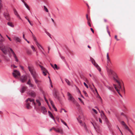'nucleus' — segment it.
<instances>
[{
    "label": "nucleus",
    "mask_w": 135,
    "mask_h": 135,
    "mask_svg": "<svg viewBox=\"0 0 135 135\" xmlns=\"http://www.w3.org/2000/svg\"><path fill=\"white\" fill-rule=\"evenodd\" d=\"M29 70L30 71L31 75H32L33 78L34 79L35 82L39 85V83H41V81L38 79V76L36 73L35 71L33 68L32 67L28 66Z\"/></svg>",
    "instance_id": "f257e3e1"
},
{
    "label": "nucleus",
    "mask_w": 135,
    "mask_h": 135,
    "mask_svg": "<svg viewBox=\"0 0 135 135\" xmlns=\"http://www.w3.org/2000/svg\"><path fill=\"white\" fill-rule=\"evenodd\" d=\"M107 70L108 75L110 77H113L114 81H118L119 80L117 74L113 70L107 68Z\"/></svg>",
    "instance_id": "f03ea898"
},
{
    "label": "nucleus",
    "mask_w": 135,
    "mask_h": 135,
    "mask_svg": "<svg viewBox=\"0 0 135 135\" xmlns=\"http://www.w3.org/2000/svg\"><path fill=\"white\" fill-rule=\"evenodd\" d=\"M116 82L117 83L118 86H117L116 85H114V87L117 91L120 96L122 97V95L119 92L121 91L123 93H124L125 90L124 88V87L123 88H122L121 87L120 85V82L119 81V80H118V81H116Z\"/></svg>",
    "instance_id": "7ed1b4c3"
},
{
    "label": "nucleus",
    "mask_w": 135,
    "mask_h": 135,
    "mask_svg": "<svg viewBox=\"0 0 135 135\" xmlns=\"http://www.w3.org/2000/svg\"><path fill=\"white\" fill-rule=\"evenodd\" d=\"M3 41V40L2 39L0 41V50L4 54L6 55L8 51H9V48L1 43Z\"/></svg>",
    "instance_id": "20e7f679"
},
{
    "label": "nucleus",
    "mask_w": 135,
    "mask_h": 135,
    "mask_svg": "<svg viewBox=\"0 0 135 135\" xmlns=\"http://www.w3.org/2000/svg\"><path fill=\"white\" fill-rule=\"evenodd\" d=\"M26 102L27 103L26 104V107L27 109H30L31 108V107L30 105V103H28V102H32L33 104L35 107L36 105V104L34 102V99H31L30 98H28L26 100Z\"/></svg>",
    "instance_id": "39448f33"
},
{
    "label": "nucleus",
    "mask_w": 135,
    "mask_h": 135,
    "mask_svg": "<svg viewBox=\"0 0 135 135\" xmlns=\"http://www.w3.org/2000/svg\"><path fill=\"white\" fill-rule=\"evenodd\" d=\"M94 128L96 131L98 133H100L101 132V129L100 127L98 126L97 125L96 123L91 122Z\"/></svg>",
    "instance_id": "423d86ee"
},
{
    "label": "nucleus",
    "mask_w": 135,
    "mask_h": 135,
    "mask_svg": "<svg viewBox=\"0 0 135 135\" xmlns=\"http://www.w3.org/2000/svg\"><path fill=\"white\" fill-rule=\"evenodd\" d=\"M91 60L93 65L97 68L99 71H101V68L98 64L96 62L95 60L92 58L91 59Z\"/></svg>",
    "instance_id": "0eeeda50"
},
{
    "label": "nucleus",
    "mask_w": 135,
    "mask_h": 135,
    "mask_svg": "<svg viewBox=\"0 0 135 135\" xmlns=\"http://www.w3.org/2000/svg\"><path fill=\"white\" fill-rule=\"evenodd\" d=\"M121 123L122 125L124 126L125 129L128 130L131 133L132 135H134L132 132L129 128L126 125V124L124 121H122L121 122Z\"/></svg>",
    "instance_id": "6e6552de"
},
{
    "label": "nucleus",
    "mask_w": 135,
    "mask_h": 135,
    "mask_svg": "<svg viewBox=\"0 0 135 135\" xmlns=\"http://www.w3.org/2000/svg\"><path fill=\"white\" fill-rule=\"evenodd\" d=\"M121 123L122 125L124 126L125 129L128 130L131 133L132 135H134L132 132L129 128L126 125V124L124 121H122L121 122Z\"/></svg>",
    "instance_id": "1a4fd4ad"
},
{
    "label": "nucleus",
    "mask_w": 135,
    "mask_h": 135,
    "mask_svg": "<svg viewBox=\"0 0 135 135\" xmlns=\"http://www.w3.org/2000/svg\"><path fill=\"white\" fill-rule=\"evenodd\" d=\"M27 75H22L20 78V81L22 83H25L27 80Z\"/></svg>",
    "instance_id": "9d476101"
},
{
    "label": "nucleus",
    "mask_w": 135,
    "mask_h": 135,
    "mask_svg": "<svg viewBox=\"0 0 135 135\" xmlns=\"http://www.w3.org/2000/svg\"><path fill=\"white\" fill-rule=\"evenodd\" d=\"M12 74L14 77L16 78H18V76H20V74L19 71L16 70H14L12 73Z\"/></svg>",
    "instance_id": "9b49d317"
},
{
    "label": "nucleus",
    "mask_w": 135,
    "mask_h": 135,
    "mask_svg": "<svg viewBox=\"0 0 135 135\" xmlns=\"http://www.w3.org/2000/svg\"><path fill=\"white\" fill-rule=\"evenodd\" d=\"M67 95L68 96V99L69 100L71 101L73 103L75 102L76 100L68 92L67 93Z\"/></svg>",
    "instance_id": "f8f14e48"
},
{
    "label": "nucleus",
    "mask_w": 135,
    "mask_h": 135,
    "mask_svg": "<svg viewBox=\"0 0 135 135\" xmlns=\"http://www.w3.org/2000/svg\"><path fill=\"white\" fill-rule=\"evenodd\" d=\"M39 66L42 71L43 74L45 76L47 73H48L47 70L44 67L41 65H39Z\"/></svg>",
    "instance_id": "ddd939ff"
},
{
    "label": "nucleus",
    "mask_w": 135,
    "mask_h": 135,
    "mask_svg": "<svg viewBox=\"0 0 135 135\" xmlns=\"http://www.w3.org/2000/svg\"><path fill=\"white\" fill-rule=\"evenodd\" d=\"M9 49L11 51V52H9V53H11L12 54V55H13V56L14 57L15 60V61L17 62H18V59H17V57L16 56V55L15 54L14 51L11 48H10Z\"/></svg>",
    "instance_id": "4468645a"
},
{
    "label": "nucleus",
    "mask_w": 135,
    "mask_h": 135,
    "mask_svg": "<svg viewBox=\"0 0 135 135\" xmlns=\"http://www.w3.org/2000/svg\"><path fill=\"white\" fill-rule=\"evenodd\" d=\"M53 129L56 132H58L61 134H62L63 133V131L62 129L60 128H57V129L53 128Z\"/></svg>",
    "instance_id": "2eb2a0df"
},
{
    "label": "nucleus",
    "mask_w": 135,
    "mask_h": 135,
    "mask_svg": "<svg viewBox=\"0 0 135 135\" xmlns=\"http://www.w3.org/2000/svg\"><path fill=\"white\" fill-rule=\"evenodd\" d=\"M27 89V87L26 86H22L20 90L21 92L22 93H23L26 91Z\"/></svg>",
    "instance_id": "dca6fc26"
},
{
    "label": "nucleus",
    "mask_w": 135,
    "mask_h": 135,
    "mask_svg": "<svg viewBox=\"0 0 135 135\" xmlns=\"http://www.w3.org/2000/svg\"><path fill=\"white\" fill-rule=\"evenodd\" d=\"M36 45L37 46L38 49L40 50L41 51L42 49H43V47L38 42H36Z\"/></svg>",
    "instance_id": "f3484780"
},
{
    "label": "nucleus",
    "mask_w": 135,
    "mask_h": 135,
    "mask_svg": "<svg viewBox=\"0 0 135 135\" xmlns=\"http://www.w3.org/2000/svg\"><path fill=\"white\" fill-rule=\"evenodd\" d=\"M14 13V14L17 17H18L19 19H21V18H20V16L18 14L17 11H16V9L14 8L13 9Z\"/></svg>",
    "instance_id": "a211bd4d"
},
{
    "label": "nucleus",
    "mask_w": 135,
    "mask_h": 135,
    "mask_svg": "<svg viewBox=\"0 0 135 135\" xmlns=\"http://www.w3.org/2000/svg\"><path fill=\"white\" fill-rule=\"evenodd\" d=\"M4 16L7 20H10V17H9V15L8 13H4Z\"/></svg>",
    "instance_id": "6ab92c4d"
},
{
    "label": "nucleus",
    "mask_w": 135,
    "mask_h": 135,
    "mask_svg": "<svg viewBox=\"0 0 135 135\" xmlns=\"http://www.w3.org/2000/svg\"><path fill=\"white\" fill-rule=\"evenodd\" d=\"M14 39L16 41V42H20L21 41V40L20 38L16 36H14Z\"/></svg>",
    "instance_id": "aec40b11"
},
{
    "label": "nucleus",
    "mask_w": 135,
    "mask_h": 135,
    "mask_svg": "<svg viewBox=\"0 0 135 135\" xmlns=\"http://www.w3.org/2000/svg\"><path fill=\"white\" fill-rule=\"evenodd\" d=\"M28 94L33 97H35L36 96V94L35 92L31 91L28 93Z\"/></svg>",
    "instance_id": "412c9836"
},
{
    "label": "nucleus",
    "mask_w": 135,
    "mask_h": 135,
    "mask_svg": "<svg viewBox=\"0 0 135 135\" xmlns=\"http://www.w3.org/2000/svg\"><path fill=\"white\" fill-rule=\"evenodd\" d=\"M41 109L43 113L44 114H45L47 112L46 108L44 107H41Z\"/></svg>",
    "instance_id": "4be33fe9"
},
{
    "label": "nucleus",
    "mask_w": 135,
    "mask_h": 135,
    "mask_svg": "<svg viewBox=\"0 0 135 135\" xmlns=\"http://www.w3.org/2000/svg\"><path fill=\"white\" fill-rule=\"evenodd\" d=\"M48 113L50 117H51L54 120V121H55V120L54 118L52 113L49 111H48Z\"/></svg>",
    "instance_id": "5701e85b"
},
{
    "label": "nucleus",
    "mask_w": 135,
    "mask_h": 135,
    "mask_svg": "<svg viewBox=\"0 0 135 135\" xmlns=\"http://www.w3.org/2000/svg\"><path fill=\"white\" fill-rule=\"evenodd\" d=\"M81 118V116L79 115V117L77 118V119L79 122L81 124V126H83V125H82L81 124L82 121L81 120H80Z\"/></svg>",
    "instance_id": "b1692460"
},
{
    "label": "nucleus",
    "mask_w": 135,
    "mask_h": 135,
    "mask_svg": "<svg viewBox=\"0 0 135 135\" xmlns=\"http://www.w3.org/2000/svg\"><path fill=\"white\" fill-rule=\"evenodd\" d=\"M7 24L8 26H9L12 27H14V25H13V23L12 22H8L7 23Z\"/></svg>",
    "instance_id": "393cba45"
},
{
    "label": "nucleus",
    "mask_w": 135,
    "mask_h": 135,
    "mask_svg": "<svg viewBox=\"0 0 135 135\" xmlns=\"http://www.w3.org/2000/svg\"><path fill=\"white\" fill-rule=\"evenodd\" d=\"M54 96L57 99H58L59 98V96H58V95H57V93H56V91H55V92L54 93Z\"/></svg>",
    "instance_id": "a878e982"
},
{
    "label": "nucleus",
    "mask_w": 135,
    "mask_h": 135,
    "mask_svg": "<svg viewBox=\"0 0 135 135\" xmlns=\"http://www.w3.org/2000/svg\"><path fill=\"white\" fill-rule=\"evenodd\" d=\"M102 113L101 114V115L103 117V118H104L105 119L106 118V117L105 115H104V113L103 111H101Z\"/></svg>",
    "instance_id": "bb28decb"
},
{
    "label": "nucleus",
    "mask_w": 135,
    "mask_h": 135,
    "mask_svg": "<svg viewBox=\"0 0 135 135\" xmlns=\"http://www.w3.org/2000/svg\"><path fill=\"white\" fill-rule=\"evenodd\" d=\"M32 37L33 38V39L35 41V43L36 44V42H38L37 41V39L36 37L35 36L33 35V34L32 35Z\"/></svg>",
    "instance_id": "cd10ccee"
},
{
    "label": "nucleus",
    "mask_w": 135,
    "mask_h": 135,
    "mask_svg": "<svg viewBox=\"0 0 135 135\" xmlns=\"http://www.w3.org/2000/svg\"><path fill=\"white\" fill-rule=\"evenodd\" d=\"M65 80L66 82L67 83V84H68V85H70V83L68 79H65Z\"/></svg>",
    "instance_id": "c85d7f7f"
},
{
    "label": "nucleus",
    "mask_w": 135,
    "mask_h": 135,
    "mask_svg": "<svg viewBox=\"0 0 135 135\" xmlns=\"http://www.w3.org/2000/svg\"><path fill=\"white\" fill-rule=\"evenodd\" d=\"M25 5L26 6V8L28 9V10H30V8L28 6L26 3H25Z\"/></svg>",
    "instance_id": "c756f323"
},
{
    "label": "nucleus",
    "mask_w": 135,
    "mask_h": 135,
    "mask_svg": "<svg viewBox=\"0 0 135 135\" xmlns=\"http://www.w3.org/2000/svg\"><path fill=\"white\" fill-rule=\"evenodd\" d=\"M36 102L39 106H40L41 105V103L39 100H36Z\"/></svg>",
    "instance_id": "7c9ffc66"
},
{
    "label": "nucleus",
    "mask_w": 135,
    "mask_h": 135,
    "mask_svg": "<svg viewBox=\"0 0 135 135\" xmlns=\"http://www.w3.org/2000/svg\"><path fill=\"white\" fill-rule=\"evenodd\" d=\"M61 122L63 123L65 126H66L68 128H69V127L68 126L66 123L65 122L62 120V119H61Z\"/></svg>",
    "instance_id": "2f4dec72"
},
{
    "label": "nucleus",
    "mask_w": 135,
    "mask_h": 135,
    "mask_svg": "<svg viewBox=\"0 0 135 135\" xmlns=\"http://www.w3.org/2000/svg\"><path fill=\"white\" fill-rule=\"evenodd\" d=\"M73 103L77 107H79L80 106V105L79 103L77 102L76 101L75 102Z\"/></svg>",
    "instance_id": "473e14b6"
},
{
    "label": "nucleus",
    "mask_w": 135,
    "mask_h": 135,
    "mask_svg": "<svg viewBox=\"0 0 135 135\" xmlns=\"http://www.w3.org/2000/svg\"><path fill=\"white\" fill-rule=\"evenodd\" d=\"M37 86L39 90L42 93H43V91L42 90V88L41 87L39 86L38 85H37Z\"/></svg>",
    "instance_id": "72a5a7b5"
},
{
    "label": "nucleus",
    "mask_w": 135,
    "mask_h": 135,
    "mask_svg": "<svg viewBox=\"0 0 135 135\" xmlns=\"http://www.w3.org/2000/svg\"><path fill=\"white\" fill-rule=\"evenodd\" d=\"M27 54L29 55H30L31 54V51L29 50H28L27 51Z\"/></svg>",
    "instance_id": "f704fd0d"
},
{
    "label": "nucleus",
    "mask_w": 135,
    "mask_h": 135,
    "mask_svg": "<svg viewBox=\"0 0 135 135\" xmlns=\"http://www.w3.org/2000/svg\"><path fill=\"white\" fill-rule=\"evenodd\" d=\"M106 29H107V31L108 33L109 36H110V32L109 31V28H108V26H106Z\"/></svg>",
    "instance_id": "c9c22d12"
},
{
    "label": "nucleus",
    "mask_w": 135,
    "mask_h": 135,
    "mask_svg": "<svg viewBox=\"0 0 135 135\" xmlns=\"http://www.w3.org/2000/svg\"><path fill=\"white\" fill-rule=\"evenodd\" d=\"M31 47L33 51H36V49L33 46V45L31 46Z\"/></svg>",
    "instance_id": "e433bc0d"
},
{
    "label": "nucleus",
    "mask_w": 135,
    "mask_h": 135,
    "mask_svg": "<svg viewBox=\"0 0 135 135\" xmlns=\"http://www.w3.org/2000/svg\"><path fill=\"white\" fill-rule=\"evenodd\" d=\"M44 8L45 11H46L47 12H49L48 9L45 6H44Z\"/></svg>",
    "instance_id": "4c0bfd02"
},
{
    "label": "nucleus",
    "mask_w": 135,
    "mask_h": 135,
    "mask_svg": "<svg viewBox=\"0 0 135 135\" xmlns=\"http://www.w3.org/2000/svg\"><path fill=\"white\" fill-rule=\"evenodd\" d=\"M86 18L88 21H90V18L88 17V15H86Z\"/></svg>",
    "instance_id": "58836bf2"
},
{
    "label": "nucleus",
    "mask_w": 135,
    "mask_h": 135,
    "mask_svg": "<svg viewBox=\"0 0 135 135\" xmlns=\"http://www.w3.org/2000/svg\"><path fill=\"white\" fill-rule=\"evenodd\" d=\"M93 87L95 89V91H96L97 94H98V93L97 90V89L95 88L94 86V85L93 84Z\"/></svg>",
    "instance_id": "ea45409f"
},
{
    "label": "nucleus",
    "mask_w": 135,
    "mask_h": 135,
    "mask_svg": "<svg viewBox=\"0 0 135 135\" xmlns=\"http://www.w3.org/2000/svg\"><path fill=\"white\" fill-rule=\"evenodd\" d=\"M93 87L95 89V91H96L97 94H98V93L97 90V89L95 88L94 86V85L93 84Z\"/></svg>",
    "instance_id": "a19ab883"
},
{
    "label": "nucleus",
    "mask_w": 135,
    "mask_h": 135,
    "mask_svg": "<svg viewBox=\"0 0 135 135\" xmlns=\"http://www.w3.org/2000/svg\"><path fill=\"white\" fill-rule=\"evenodd\" d=\"M31 80L30 79H29L27 83V84L28 85L30 84H31Z\"/></svg>",
    "instance_id": "79ce46f5"
},
{
    "label": "nucleus",
    "mask_w": 135,
    "mask_h": 135,
    "mask_svg": "<svg viewBox=\"0 0 135 135\" xmlns=\"http://www.w3.org/2000/svg\"><path fill=\"white\" fill-rule=\"evenodd\" d=\"M83 92L84 94H85V95L86 97H88V95L87 94V93H86V92L85 91H83Z\"/></svg>",
    "instance_id": "37998d69"
},
{
    "label": "nucleus",
    "mask_w": 135,
    "mask_h": 135,
    "mask_svg": "<svg viewBox=\"0 0 135 135\" xmlns=\"http://www.w3.org/2000/svg\"><path fill=\"white\" fill-rule=\"evenodd\" d=\"M90 21H87V23H88V25H89V26L90 27H91V24L90 23Z\"/></svg>",
    "instance_id": "c03bdc74"
},
{
    "label": "nucleus",
    "mask_w": 135,
    "mask_h": 135,
    "mask_svg": "<svg viewBox=\"0 0 135 135\" xmlns=\"http://www.w3.org/2000/svg\"><path fill=\"white\" fill-rule=\"evenodd\" d=\"M30 87H34V85L32 84L31 83L28 85Z\"/></svg>",
    "instance_id": "a18cd8bd"
},
{
    "label": "nucleus",
    "mask_w": 135,
    "mask_h": 135,
    "mask_svg": "<svg viewBox=\"0 0 135 135\" xmlns=\"http://www.w3.org/2000/svg\"><path fill=\"white\" fill-rule=\"evenodd\" d=\"M84 85L85 86V87L87 88H88L89 87L87 85V84L85 82L84 83Z\"/></svg>",
    "instance_id": "49530a36"
},
{
    "label": "nucleus",
    "mask_w": 135,
    "mask_h": 135,
    "mask_svg": "<svg viewBox=\"0 0 135 135\" xmlns=\"http://www.w3.org/2000/svg\"><path fill=\"white\" fill-rule=\"evenodd\" d=\"M52 107L54 108V110L56 111H57V109L55 107V105H53V106Z\"/></svg>",
    "instance_id": "de8ad7c7"
},
{
    "label": "nucleus",
    "mask_w": 135,
    "mask_h": 135,
    "mask_svg": "<svg viewBox=\"0 0 135 135\" xmlns=\"http://www.w3.org/2000/svg\"><path fill=\"white\" fill-rule=\"evenodd\" d=\"M27 20H28V22H29V23H30V25H31V26H33V23H31V22L29 20V19H27Z\"/></svg>",
    "instance_id": "09e8293b"
},
{
    "label": "nucleus",
    "mask_w": 135,
    "mask_h": 135,
    "mask_svg": "<svg viewBox=\"0 0 135 135\" xmlns=\"http://www.w3.org/2000/svg\"><path fill=\"white\" fill-rule=\"evenodd\" d=\"M50 103H51V105H52V107L53 106V105H54V103H53V102L52 101V100H50Z\"/></svg>",
    "instance_id": "8fccbe9b"
},
{
    "label": "nucleus",
    "mask_w": 135,
    "mask_h": 135,
    "mask_svg": "<svg viewBox=\"0 0 135 135\" xmlns=\"http://www.w3.org/2000/svg\"><path fill=\"white\" fill-rule=\"evenodd\" d=\"M107 59H110L109 57V54L108 53H107Z\"/></svg>",
    "instance_id": "3c124183"
},
{
    "label": "nucleus",
    "mask_w": 135,
    "mask_h": 135,
    "mask_svg": "<svg viewBox=\"0 0 135 135\" xmlns=\"http://www.w3.org/2000/svg\"><path fill=\"white\" fill-rule=\"evenodd\" d=\"M92 110L96 114H97V112L96 110L94 109H93Z\"/></svg>",
    "instance_id": "603ef678"
},
{
    "label": "nucleus",
    "mask_w": 135,
    "mask_h": 135,
    "mask_svg": "<svg viewBox=\"0 0 135 135\" xmlns=\"http://www.w3.org/2000/svg\"><path fill=\"white\" fill-rule=\"evenodd\" d=\"M50 84L51 85V87L52 88L53 85L52 84V81L50 79Z\"/></svg>",
    "instance_id": "864d4df0"
},
{
    "label": "nucleus",
    "mask_w": 135,
    "mask_h": 135,
    "mask_svg": "<svg viewBox=\"0 0 135 135\" xmlns=\"http://www.w3.org/2000/svg\"><path fill=\"white\" fill-rule=\"evenodd\" d=\"M54 67L55 69V68H56V69H57V65L56 64H55Z\"/></svg>",
    "instance_id": "5fc2aeb1"
},
{
    "label": "nucleus",
    "mask_w": 135,
    "mask_h": 135,
    "mask_svg": "<svg viewBox=\"0 0 135 135\" xmlns=\"http://www.w3.org/2000/svg\"><path fill=\"white\" fill-rule=\"evenodd\" d=\"M98 96H97V97H98V98L100 99L101 100H102V99H101V97H100V96L99 95V94H98Z\"/></svg>",
    "instance_id": "6e6d98bb"
},
{
    "label": "nucleus",
    "mask_w": 135,
    "mask_h": 135,
    "mask_svg": "<svg viewBox=\"0 0 135 135\" xmlns=\"http://www.w3.org/2000/svg\"><path fill=\"white\" fill-rule=\"evenodd\" d=\"M85 81L88 84V83L89 82L88 80L86 78L85 79Z\"/></svg>",
    "instance_id": "4d7b16f0"
},
{
    "label": "nucleus",
    "mask_w": 135,
    "mask_h": 135,
    "mask_svg": "<svg viewBox=\"0 0 135 135\" xmlns=\"http://www.w3.org/2000/svg\"><path fill=\"white\" fill-rule=\"evenodd\" d=\"M103 21L105 22H107V20L105 18L103 19Z\"/></svg>",
    "instance_id": "13d9d810"
},
{
    "label": "nucleus",
    "mask_w": 135,
    "mask_h": 135,
    "mask_svg": "<svg viewBox=\"0 0 135 135\" xmlns=\"http://www.w3.org/2000/svg\"><path fill=\"white\" fill-rule=\"evenodd\" d=\"M118 129L119 130V131H120V133H121V134L122 135H123V134H122V133L121 131V130L119 128V127H118Z\"/></svg>",
    "instance_id": "bf43d9fd"
},
{
    "label": "nucleus",
    "mask_w": 135,
    "mask_h": 135,
    "mask_svg": "<svg viewBox=\"0 0 135 135\" xmlns=\"http://www.w3.org/2000/svg\"><path fill=\"white\" fill-rule=\"evenodd\" d=\"M115 38L117 40V41H118V40H119V39H118L117 38V35H115Z\"/></svg>",
    "instance_id": "052dcab7"
},
{
    "label": "nucleus",
    "mask_w": 135,
    "mask_h": 135,
    "mask_svg": "<svg viewBox=\"0 0 135 135\" xmlns=\"http://www.w3.org/2000/svg\"><path fill=\"white\" fill-rule=\"evenodd\" d=\"M107 62L108 64H109V63L110 62V59H107Z\"/></svg>",
    "instance_id": "680f3d73"
},
{
    "label": "nucleus",
    "mask_w": 135,
    "mask_h": 135,
    "mask_svg": "<svg viewBox=\"0 0 135 135\" xmlns=\"http://www.w3.org/2000/svg\"><path fill=\"white\" fill-rule=\"evenodd\" d=\"M6 36L10 41H11V40L10 38L7 35H6Z\"/></svg>",
    "instance_id": "e2e57ef3"
},
{
    "label": "nucleus",
    "mask_w": 135,
    "mask_h": 135,
    "mask_svg": "<svg viewBox=\"0 0 135 135\" xmlns=\"http://www.w3.org/2000/svg\"><path fill=\"white\" fill-rule=\"evenodd\" d=\"M90 30H91V31H92V32L94 33V30H93V29L92 28H91Z\"/></svg>",
    "instance_id": "0e129e2a"
},
{
    "label": "nucleus",
    "mask_w": 135,
    "mask_h": 135,
    "mask_svg": "<svg viewBox=\"0 0 135 135\" xmlns=\"http://www.w3.org/2000/svg\"><path fill=\"white\" fill-rule=\"evenodd\" d=\"M44 99H45V100L46 101V102L47 103H48V102L47 100L46 99V98L45 97H44Z\"/></svg>",
    "instance_id": "69168bd1"
},
{
    "label": "nucleus",
    "mask_w": 135,
    "mask_h": 135,
    "mask_svg": "<svg viewBox=\"0 0 135 135\" xmlns=\"http://www.w3.org/2000/svg\"><path fill=\"white\" fill-rule=\"evenodd\" d=\"M99 122L100 123H102V120L100 118H99Z\"/></svg>",
    "instance_id": "338daca9"
},
{
    "label": "nucleus",
    "mask_w": 135,
    "mask_h": 135,
    "mask_svg": "<svg viewBox=\"0 0 135 135\" xmlns=\"http://www.w3.org/2000/svg\"><path fill=\"white\" fill-rule=\"evenodd\" d=\"M20 67L22 69V70H23V66H21V65H20Z\"/></svg>",
    "instance_id": "774afa93"
}]
</instances>
